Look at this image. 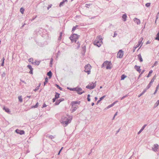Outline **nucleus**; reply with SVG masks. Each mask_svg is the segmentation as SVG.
Masks as SVG:
<instances>
[{
    "label": "nucleus",
    "instance_id": "f257e3e1",
    "mask_svg": "<svg viewBox=\"0 0 159 159\" xmlns=\"http://www.w3.org/2000/svg\"><path fill=\"white\" fill-rule=\"evenodd\" d=\"M80 36L76 34L72 33L69 39L70 40L71 42L73 43L76 42L77 40L78 39Z\"/></svg>",
    "mask_w": 159,
    "mask_h": 159
},
{
    "label": "nucleus",
    "instance_id": "f03ea898",
    "mask_svg": "<svg viewBox=\"0 0 159 159\" xmlns=\"http://www.w3.org/2000/svg\"><path fill=\"white\" fill-rule=\"evenodd\" d=\"M84 68L85 69L84 70V71L87 73L88 75L90 74L91 72L90 69L91 68V65L89 64H88L85 66Z\"/></svg>",
    "mask_w": 159,
    "mask_h": 159
},
{
    "label": "nucleus",
    "instance_id": "7ed1b4c3",
    "mask_svg": "<svg viewBox=\"0 0 159 159\" xmlns=\"http://www.w3.org/2000/svg\"><path fill=\"white\" fill-rule=\"evenodd\" d=\"M96 81L94 83L92 82L91 84L89 83V85L86 86V88L90 90L93 89L95 87L96 85Z\"/></svg>",
    "mask_w": 159,
    "mask_h": 159
},
{
    "label": "nucleus",
    "instance_id": "20e7f679",
    "mask_svg": "<svg viewBox=\"0 0 159 159\" xmlns=\"http://www.w3.org/2000/svg\"><path fill=\"white\" fill-rule=\"evenodd\" d=\"M71 117L70 119H66V120H65V121L62 120L61 123L64 126H67L71 122V120L72 119V117Z\"/></svg>",
    "mask_w": 159,
    "mask_h": 159
},
{
    "label": "nucleus",
    "instance_id": "39448f33",
    "mask_svg": "<svg viewBox=\"0 0 159 159\" xmlns=\"http://www.w3.org/2000/svg\"><path fill=\"white\" fill-rule=\"evenodd\" d=\"M104 63H106L105 65L106 66V68L107 69H111L112 68V67L111 66L112 64L111 61H104Z\"/></svg>",
    "mask_w": 159,
    "mask_h": 159
},
{
    "label": "nucleus",
    "instance_id": "423d86ee",
    "mask_svg": "<svg viewBox=\"0 0 159 159\" xmlns=\"http://www.w3.org/2000/svg\"><path fill=\"white\" fill-rule=\"evenodd\" d=\"M124 55V51L122 50H119L117 55V58H121L123 57Z\"/></svg>",
    "mask_w": 159,
    "mask_h": 159
},
{
    "label": "nucleus",
    "instance_id": "0eeeda50",
    "mask_svg": "<svg viewBox=\"0 0 159 159\" xmlns=\"http://www.w3.org/2000/svg\"><path fill=\"white\" fill-rule=\"evenodd\" d=\"M15 132L17 134H20V135L24 134H25V131L23 130H20L17 129L15 130Z\"/></svg>",
    "mask_w": 159,
    "mask_h": 159
},
{
    "label": "nucleus",
    "instance_id": "6e6552de",
    "mask_svg": "<svg viewBox=\"0 0 159 159\" xmlns=\"http://www.w3.org/2000/svg\"><path fill=\"white\" fill-rule=\"evenodd\" d=\"M93 44L98 47H100L101 44L100 43V41L98 40H95L93 42Z\"/></svg>",
    "mask_w": 159,
    "mask_h": 159
},
{
    "label": "nucleus",
    "instance_id": "1a4fd4ad",
    "mask_svg": "<svg viewBox=\"0 0 159 159\" xmlns=\"http://www.w3.org/2000/svg\"><path fill=\"white\" fill-rule=\"evenodd\" d=\"M27 67L30 70L29 73L30 74L32 75L33 74V70L34 69L32 67V66L31 65H28L27 66Z\"/></svg>",
    "mask_w": 159,
    "mask_h": 159
},
{
    "label": "nucleus",
    "instance_id": "9d476101",
    "mask_svg": "<svg viewBox=\"0 0 159 159\" xmlns=\"http://www.w3.org/2000/svg\"><path fill=\"white\" fill-rule=\"evenodd\" d=\"M80 101H72L71 102V107H73V106H75L76 104H79V105L80 103Z\"/></svg>",
    "mask_w": 159,
    "mask_h": 159
},
{
    "label": "nucleus",
    "instance_id": "9b49d317",
    "mask_svg": "<svg viewBox=\"0 0 159 159\" xmlns=\"http://www.w3.org/2000/svg\"><path fill=\"white\" fill-rule=\"evenodd\" d=\"M158 146L159 145L158 144H154L153 145V147L152 148V150L154 152L158 151Z\"/></svg>",
    "mask_w": 159,
    "mask_h": 159
},
{
    "label": "nucleus",
    "instance_id": "f8f14e48",
    "mask_svg": "<svg viewBox=\"0 0 159 159\" xmlns=\"http://www.w3.org/2000/svg\"><path fill=\"white\" fill-rule=\"evenodd\" d=\"M81 91H82V89L81 88L78 87L76 92L78 94L81 95L84 92V91L80 92Z\"/></svg>",
    "mask_w": 159,
    "mask_h": 159
},
{
    "label": "nucleus",
    "instance_id": "ddd939ff",
    "mask_svg": "<svg viewBox=\"0 0 159 159\" xmlns=\"http://www.w3.org/2000/svg\"><path fill=\"white\" fill-rule=\"evenodd\" d=\"M140 66L135 65L134 66V68L139 73H140L141 71L140 69Z\"/></svg>",
    "mask_w": 159,
    "mask_h": 159
},
{
    "label": "nucleus",
    "instance_id": "4468645a",
    "mask_svg": "<svg viewBox=\"0 0 159 159\" xmlns=\"http://www.w3.org/2000/svg\"><path fill=\"white\" fill-rule=\"evenodd\" d=\"M3 109L8 114H10L11 111L9 108L6 107H4Z\"/></svg>",
    "mask_w": 159,
    "mask_h": 159
},
{
    "label": "nucleus",
    "instance_id": "2eb2a0df",
    "mask_svg": "<svg viewBox=\"0 0 159 159\" xmlns=\"http://www.w3.org/2000/svg\"><path fill=\"white\" fill-rule=\"evenodd\" d=\"M67 0H63L62 2H60V4H59V6L60 7H61V6H63L65 2L67 3Z\"/></svg>",
    "mask_w": 159,
    "mask_h": 159
},
{
    "label": "nucleus",
    "instance_id": "dca6fc26",
    "mask_svg": "<svg viewBox=\"0 0 159 159\" xmlns=\"http://www.w3.org/2000/svg\"><path fill=\"white\" fill-rule=\"evenodd\" d=\"M82 48L83 50V52L82 53V55L83 56H84L85 55V53L86 51V46L85 45H84L82 46Z\"/></svg>",
    "mask_w": 159,
    "mask_h": 159
},
{
    "label": "nucleus",
    "instance_id": "f3484780",
    "mask_svg": "<svg viewBox=\"0 0 159 159\" xmlns=\"http://www.w3.org/2000/svg\"><path fill=\"white\" fill-rule=\"evenodd\" d=\"M127 18V15L126 13L123 14L122 16V20L124 21H125L126 20V18Z\"/></svg>",
    "mask_w": 159,
    "mask_h": 159
},
{
    "label": "nucleus",
    "instance_id": "a211bd4d",
    "mask_svg": "<svg viewBox=\"0 0 159 159\" xmlns=\"http://www.w3.org/2000/svg\"><path fill=\"white\" fill-rule=\"evenodd\" d=\"M134 20L137 25H139L140 23V20L137 18H134Z\"/></svg>",
    "mask_w": 159,
    "mask_h": 159
},
{
    "label": "nucleus",
    "instance_id": "6ab92c4d",
    "mask_svg": "<svg viewBox=\"0 0 159 159\" xmlns=\"http://www.w3.org/2000/svg\"><path fill=\"white\" fill-rule=\"evenodd\" d=\"M47 75L48 76L49 79H51L52 76V73L51 70H50L47 73Z\"/></svg>",
    "mask_w": 159,
    "mask_h": 159
},
{
    "label": "nucleus",
    "instance_id": "aec40b11",
    "mask_svg": "<svg viewBox=\"0 0 159 159\" xmlns=\"http://www.w3.org/2000/svg\"><path fill=\"white\" fill-rule=\"evenodd\" d=\"M138 59L140 62H141L143 61V59L140 54L138 55Z\"/></svg>",
    "mask_w": 159,
    "mask_h": 159
},
{
    "label": "nucleus",
    "instance_id": "412c9836",
    "mask_svg": "<svg viewBox=\"0 0 159 159\" xmlns=\"http://www.w3.org/2000/svg\"><path fill=\"white\" fill-rule=\"evenodd\" d=\"M153 82V80H151V81L150 82L149 84H148L147 87H146V89L148 90V89L152 85V84Z\"/></svg>",
    "mask_w": 159,
    "mask_h": 159
},
{
    "label": "nucleus",
    "instance_id": "4be33fe9",
    "mask_svg": "<svg viewBox=\"0 0 159 159\" xmlns=\"http://www.w3.org/2000/svg\"><path fill=\"white\" fill-rule=\"evenodd\" d=\"M106 97V95H104L100 98L99 100H98L97 103L96 104L98 105L101 101H102Z\"/></svg>",
    "mask_w": 159,
    "mask_h": 159
},
{
    "label": "nucleus",
    "instance_id": "5701e85b",
    "mask_svg": "<svg viewBox=\"0 0 159 159\" xmlns=\"http://www.w3.org/2000/svg\"><path fill=\"white\" fill-rule=\"evenodd\" d=\"M60 94L59 93H58L57 92H55L54 98H57V99L60 98Z\"/></svg>",
    "mask_w": 159,
    "mask_h": 159
},
{
    "label": "nucleus",
    "instance_id": "b1692460",
    "mask_svg": "<svg viewBox=\"0 0 159 159\" xmlns=\"http://www.w3.org/2000/svg\"><path fill=\"white\" fill-rule=\"evenodd\" d=\"M47 137H48L49 139H52L55 138L56 135L53 136L52 135H50L48 134L46 135Z\"/></svg>",
    "mask_w": 159,
    "mask_h": 159
},
{
    "label": "nucleus",
    "instance_id": "393cba45",
    "mask_svg": "<svg viewBox=\"0 0 159 159\" xmlns=\"http://www.w3.org/2000/svg\"><path fill=\"white\" fill-rule=\"evenodd\" d=\"M147 90V89H144L143 91L142 92V93L138 95V97L139 98L142 95H143L146 92Z\"/></svg>",
    "mask_w": 159,
    "mask_h": 159
},
{
    "label": "nucleus",
    "instance_id": "a878e982",
    "mask_svg": "<svg viewBox=\"0 0 159 159\" xmlns=\"http://www.w3.org/2000/svg\"><path fill=\"white\" fill-rule=\"evenodd\" d=\"M66 119H69V118H67V117H66L64 116H62L61 119L60 120L61 123L62 120H63V121H65V120H66Z\"/></svg>",
    "mask_w": 159,
    "mask_h": 159
},
{
    "label": "nucleus",
    "instance_id": "bb28decb",
    "mask_svg": "<svg viewBox=\"0 0 159 159\" xmlns=\"http://www.w3.org/2000/svg\"><path fill=\"white\" fill-rule=\"evenodd\" d=\"M79 26L78 25H76L75 26H73L72 28V30H71V32L72 33H73L74 31Z\"/></svg>",
    "mask_w": 159,
    "mask_h": 159
},
{
    "label": "nucleus",
    "instance_id": "cd10ccee",
    "mask_svg": "<svg viewBox=\"0 0 159 159\" xmlns=\"http://www.w3.org/2000/svg\"><path fill=\"white\" fill-rule=\"evenodd\" d=\"M41 61H37L36 60L34 62H32V64H35L37 66H38L40 63Z\"/></svg>",
    "mask_w": 159,
    "mask_h": 159
},
{
    "label": "nucleus",
    "instance_id": "c85d7f7f",
    "mask_svg": "<svg viewBox=\"0 0 159 159\" xmlns=\"http://www.w3.org/2000/svg\"><path fill=\"white\" fill-rule=\"evenodd\" d=\"M72 109L71 110V112H73L75 111L77 109V107L75 106H73V107H71Z\"/></svg>",
    "mask_w": 159,
    "mask_h": 159
},
{
    "label": "nucleus",
    "instance_id": "c756f323",
    "mask_svg": "<svg viewBox=\"0 0 159 159\" xmlns=\"http://www.w3.org/2000/svg\"><path fill=\"white\" fill-rule=\"evenodd\" d=\"M143 39V38L142 37H141L140 38V39L137 45H139V46L140 45V44L141 43Z\"/></svg>",
    "mask_w": 159,
    "mask_h": 159
},
{
    "label": "nucleus",
    "instance_id": "7c9ffc66",
    "mask_svg": "<svg viewBox=\"0 0 159 159\" xmlns=\"http://www.w3.org/2000/svg\"><path fill=\"white\" fill-rule=\"evenodd\" d=\"M127 76L125 74L122 75L121 76V80H124L126 77Z\"/></svg>",
    "mask_w": 159,
    "mask_h": 159
},
{
    "label": "nucleus",
    "instance_id": "2f4dec72",
    "mask_svg": "<svg viewBox=\"0 0 159 159\" xmlns=\"http://www.w3.org/2000/svg\"><path fill=\"white\" fill-rule=\"evenodd\" d=\"M5 59L4 57H3V58L1 60V61H2V63L1 64V66H4V60Z\"/></svg>",
    "mask_w": 159,
    "mask_h": 159
},
{
    "label": "nucleus",
    "instance_id": "473e14b6",
    "mask_svg": "<svg viewBox=\"0 0 159 159\" xmlns=\"http://www.w3.org/2000/svg\"><path fill=\"white\" fill-rule=\"evenodd\" d=\"M55 86L57 87L58 89H59L60 90H62V88H61V87L60 86L57 84H55Z\"/></svg>",
    "mask_w": 159,
    "mask_h": 159
},
{
    "label": "nucleus",
    "instance_id": "72a5a7b5",
    "mask_svg": "<svg viewBox=\"0 0 159 159\" xmlns=\"http://www.w3.org/2000/svg\"><path fill=\"white\" fill-rule=\"evenodd\" d=\"M48 82V78L46 77L45 79V81L44 82V86H45Z\"/></svg>",
    "mask_w": 159,
    "mask_h": 159
},
{
    "label": "nucleus",
    "instance_id": "f704fd0d",
    "mask_svg": "<svg viewBox=\"0 0 159 159\" xmlns=\"http://www.w3.org/2000/svg\"><path fill=\"white\" fill-rule=\"evenodd\" d=\"M18 99L19 102H21L23 101V99L21 96H19L18 97Z\"/></svg>",
    "mask_w": 159,
    "mask_h": 159
},
{
    "label": "nucleus",
    "instance_id": "c9c22d12",
    "mask_svg": "<svg viewBox=\"0 0 159 159\" xmlns=\"http://www.w3.org/2000/svg\"><path fill=\"white\" fill-rule=\"evenodd\" d=\"M38 102H37L34 105L32 106L31 107V108H36L38 106Z\"/></svg>",
    "mask_w": 159,
    "mask_h": 159
},
{
    "label": "nucleus",
    "instance_id": "e433bc0d",
    "mask_svg": "<svg viewBox=\"0 0 159 159\" xmlns=\"http://www.w3.org/2000/svg\"><path fill=\"white\" fill-rule=\"evenodd\" d=\"M155 39L159 41V31L156 35Z\"/></svg>",
    "mask_w": 159,
    "mask_h": 159
},
{
    "label": "nucleus",
    "instance_id": "4c0bfd02",
    "mask_svg": "<svg viewBox=\"0 0 159 159\" xmlns=\"http://www.w3.org/2000/svg\"><path fill=\"white\" fill-rule=\"evenodd\" d=\"M114 105L112 103L111 104L109 105L106 108L104 109V110H106L107 109H108L112 107H113Z\"/></svg>",
    "mask_w": 159,
    "mask_h": 159
},
{
    "label": "nucleus",
    "instance_id": "58836bf2",
    "mask_svg": "<svg viewBox=\"0 0 159 159\" xmlns=\"http://www.w3.org/2000/svg\"><path fill=\"white\" fill-rule=\"evenodd\" d=\"M159 105V100H157L156 103L154 104V108H156Z\"/></svg>",
    "mask_w": 159,
    "mask_h": 159
},
{
    "label": "nucleus",
    "instance_id": "ea45409f",
    "mask_svg": "<svg viewBox=\"0 0 159 159\" xmlns=\"http://www.w3.org/2000/svg\"><path fill=\"white\" fill-rule=\"evenodd\" d=\"M63 34V33L62 32H60V35L58 37V40H60L62 38V35Z\"/></svg>",
    "mask_w": 159,
    "mask_h": 159
},
{
    "label": "nucleus",
    "instance_id": "a19ab883",
    "mask_svg": "<svg viewBox=\"0 0 159 159\" xmlns=\"http://www.w3.org/2000/svg\"><path fill=\"white\" fill-rule=\"evenodd\" d=\"M152 72H153V71L152 70H151L150 71H149V73L147 76V77L148 78L149 77H150L151 75V74L152 73Z\"/></svg>",
    "mask_w": 159,
    "mask_h": 159
},
{
    "label": "nucleus",
    "instance_id": "79ce46f5",
    "mask_svg": "<svg viewBox=\"0 0 159 159\" xmlns=\"http://www.w3.org/2000/svg\"><path fill=\"white\" fill-rule=\"evenodd\" d=\"M24 11H25V9H24V8L23 7H22L20 8V11L21 14H23L24 13Z\"/></svg>",
    "mask_w": 159,
    "mask_h": 159
},
{
    "label": "nucleus",
    "instance_id": "37998d69",
    "mask_svg": "<svg viewBox=\"0 0 159 159\" xmlns=\"http://www.w3.org/2000/svg\"><path fill=\"white\" fill-rule=\"evenodd\" d=\"M139 47V45H136V46H134L133 48V52H135V49Z\"/></svg>",
    "mask_w": 159,
    "mask_h": 159
},
{
    "label": "nucleus",
    "instance_id": "c03bdc74",
    "mask_svg": "<svg viewBox=\"0 0 159 159\" xmlns=\"http://www.w3.org/2000/svg\"><path fill=\"white\" fill-rule=\"evenodd\" d=\"M60 102L58 99H57L56 101V102H55L54 104L55 105H58L60 104Z\"/></svg>",
    "mask_w": 159,
    "mask_h": 159
},
{
    "label": "nucleus",
    "instance_id": "a18cd8bd",
    "mask_svg": "<svg viewBox=\"0 0 159 159\" xmlns=\"http://www.w3.org/2000/svg\"><path fill=\"white\" fill-rule=\"evenodd\" d=\"M98 39H99V41H100L101 43H102V37L100 35H99L98 36Z\"/></svg>",
    "mask_w": 159,
    "mask_h": 159
},
{
    "label": "nucleus",
    "instance_id": "49530a36",
    "mask_svg": "<svg viewBox=\"0 0 159 159\" xmlns=\"http://www.w3.org/2000/svg\"><path fill=\"white\" fill-rule=\"evenodd\" d=\"M128 95H127V94L125 96H124L120 98V100H122L124 98H125L126 97H128Z\"/></svg>",
    "mask_w": 159,
    "mask_h": 159
},
{
    "label": "nucleus",
    "instance_id": "de8ad7c7",
    "mask_svg": "<svg viewBox=\"0 0 159 159\" xmlns=\"http://www.w3.org/2000/svg\"><path fill=\"white\" fill-rule=\"evenodd\" d=\"M151 5L150 3H147L145 4V6L147 7H148L150 6Z\"/></svg>",
    "mask_w": 159,
    "mask_h": 159
},
{
    "label": "nucleus",
    "instance_id": "09e8293b",
    "mask_svg": "<svg viewBox=\"0 0 159 159\" xmlns=\"http://www.w3.org/2000/svg\"><path fill=\"white\" fill-rule=\"evenodd\" d=\"M77 43L78 44V46L76 48L77 49H78L80 47V43L79 41H78Z\"/></svg>",
    "mask_w": 159,
    "mask_h": 159
},
{
    "label": "nucleus",
    "instance_id": "8fccbe9b",
    "mask_svg": "<svg viewBox=\"0 0 159 159\" xmlns=\"http://www.w3.org/2000/svg\"><path fill=\"white\" fill-rule=\"evenodd\" d=\"M39 86H37L36 87V88L35 89H34V90H34V91H35V92H36V91H37L38 90H39Z\"/></svg>",
    "mask_w": 159,
    "mask_h": 159
},
{
    "label": "nucleus",
    "instance_id": "3c124183",
    "mask_svg": "<svg viewBox=\"0 0 159 159\" xmlns=\"http://www.w3.org/2000/svg\"><path fill=\"white\" fill-rule=\"evenodd\" d=\"M63 148V147H62L59 150V151L58 152V154H57L58 155H59L60 154V153L61 152V151L62 150Z\"/></svg>",
    "mask_w": 159,
    "mask_h": 159
},
{
    "label": "nucleus",
    "instance_id": "603ef678",
    "mask_svg": "<svg viewBox=\"0 0 159 159\" xmlns=\"http://www.w3.org/2000/svg\"><path fill=\"white\" fill-rule=\"evenodd\" d=\"M147 125V124H144L143 126L142 127V128H141V129L142 130H143L145 128V127Z\"/></svg>",
    "mask_w": 159,
    "mask_h": 159
},
{
    "label": "nucleus",
    "instance_id": "864d4df0",
    "mask_svg": "<svg viewBox=\"0 0 159 159\" xmlns=\"http://www.w3.org/2000/svg\"><path fill=\"white\" fill-rule=\"evenodd\" d=\"M156 75H155L153 77V78L152 79V80H151L152 81L153 80V81L154 82L155 80L156 79Z\"/></svg>",
    "mask_w": 159,
    "mask_h": 159
},
{
    "label": "nucleus",
    "instance_id": "5fc2aeb1",
    "mask_svg": "<svg viewBox=\"0 0 159 159\" xmlns=\"http://www.w3.org/2000/svg\"><path fill=\"white\" fill-rule=\"evenodd\" d=\"M67 89L68 90H69L70 91H73V88H70L69 87H67Z\"/></svg>",
    "mask_w": 159,
    "mask_h": 159
},
{
    "label": "nucleus",
    "instance_id": "6e6d98bb",
    "mask_svg": "<svg viewBox=\"0 0 159 159\" xmlns=\"http://www.w3.org/2000/svg\"><path fill=\"white\" fill-rule=\"evenodd\" d=\"M37 17V16H34L32 17V18L31 20V21H33L35 18H36Z\"/></svg>",
    "mask_w": 159,
    "mask_h": 159
},
{
    "label": "nucleus",
    "instance_id": "4d7b16f0",
    "mask_svg": "<svg viewBox=\"0 0 159 159\" xmlns=\"http://www.w3.org/2000/svg\"><path fill=\"white\" fill-rule=\"evenodd\" d=\"M78 87H75V88H73V91H76V92H77V89L78 88Z\"/></svg>",
    "mask_w": 159,
    "mask_h": 159
},
{
    "label": "nucleus",
    "instance_id": "13d9d810",
    "mask_svg": "<svg viewBox=\"0 0 159 159\" xmlns=\"http://www.w3.org/2000/svg\"><path fill=\"white\" fill-rule=\"evenodd\" d=\"M6 75V74L4 72H3L2 74V78L4 77H5Z\"/></svg>",
    "mask_w": 159,
    "mask_h": 159
},
{
    "label": "nucleus",
    "instance_id": "bf43d9fd",
    "mask_svg": "<svg viewBox=\"0 0 159 159\" xmlns=\"http://www.w3.org/2000/svg\"><path fill=\"white\" fill-rule=\"evenodd\" d=\"M52 4L49 5L48 7H47L48 10L49 9L52 7Z\"/></svg>",
    "mask_w": 159,
    "mask_h": 159
},
{
    "label": "nucleus",
    "instance_id": "052dcab7",
    "mask_svg": "<svg viewBox=\"0 0 159 159\" xmlns=\"http://www.w3.org/2000/svg\"><path fill=\"white\" fill-rule=\"evenodd\" d=\"M58 100L60 102H61L64 101V98H61L59 99H58Z\"/></svg>",
    "mask_w": 159,
    "mask_h": 159
},
{
    "label": "nucleus",
    "instance_id": "680f3d73",
    "mask_svg": "<svg viewBox=\"0 0 159 159\" xmlns=\"http://www.w3.org/2000/svg\"><path fill=\"white\" fill-rule=\"evenodd\" d=\"M53 59L52 58L50 60V64L51 65L52 64V63L53 62Z\"/></svg>",
    "mask_w": 159,
    "mask_h": 159
},
{
    "label": "nucleus",
    "instance_id": "e2e57ef3",
    "mask_svg": "<svg viewBox=\"0 0 159 159\" xmlns=\"http://www.w3.org/2000/svg\"><path fill=\"white\" fill-rule=\"evenodd\" d=\"M47 106V105L45 104V103H44L43 104V105L42 106V108H43L46 107Z\"/></svg>",
    "mask_w": 159,
    "mask_h": 159
},
{
    "label": "nucleus",
    "instance_id": "0e129e2a",
    "mask_svg": "<svg viewBox=\"0 0 159 159\" xmlns=\"http://www.w3.org/2000/svg\"><path fill=\"white\" fill-rule=\"evenodd\" d=\"M157 64H158V62H157V61H155V62H154V64L153 65V66H156V65H157Z\"/></svg>",
    "mask_w": 159,
    "mask_h": 159
},
{
    "label": "nucleus",
    "instance_id": "69168bd1",
    "mask_svg": "<svg viewBox=\"0 0 159 159\" xmlns=\"http://www.w3.org/2000/svg\"><path fill=\"white\" fill-rule=\"evenodd\" d=\"M57 99V98H52V101L53 102H55L56 101V100Z\"/></svg>",
    "mask_w": 159,
    "mask_h": 159
},
{
    "label": "nucleus",
    "instance_id": "338daca9",
    "mask_svg": "<svg viewBox=\"0 0 159 159\" xmlns=\"http://www.w3.org/2000/svg\"><path fill=\"white\" fill-rule=\"evenodd\" d=\"M117 35V34L116 33V32L115 31L114 32V35L113 36V38H114V37H116Z\"/></svg>",
    "mask_w": 159,
    "mask_h": 159
},
{
    "label": "nucleus",
    "instance_id": "774afa93",
    "mask_svg": "<svg viewBox=\"0 0 159 159\" xmlns=\"http://www.w3.org/2000/svg\"><path fill=\"white\" fill-rule=\"evenodd\" d=\"M33 60V59L32 58H31L29 59L28 61L29 62H31V61H32Z\"/></svg>",
    "mask_w": 159,
    "mask_h": 159
}]
</instances>
